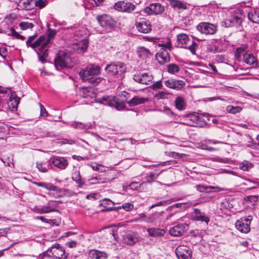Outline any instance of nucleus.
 Instances as JSON below:
<instances>
[{
	"instance_id": "f3484780",
	"label": "nucleus",
	"mask_w": 259,
	"mask_h": 259,
	"mask_svg": "<svg viewBox=\"0 0 259 259\" xmlns=\"http://www.w3.org/2000/svg\"><path fill=\"white\" fill-rule=\"evenodd\" d=\"M137 30L142 33H147L151 31L152 28L150 22L145 19H140L136 23Z\"/></svg>"
},
{
	"instance_id": "c9c22d12",
	"label": "nucleus",
	"mask_w": 259,
	"mask_h": 259,
	"mask_svg": "<svg viewBox=\"0 0 259 259\" xmlns=\"http://www.w3.org/2000/svg\"><path fill=\"white\" fill-rule=\"evenodd\" d=\"M175 106L178 109L183 110L186 108V102L183 97H178L175 100Z\"/></svg>"
},
{
	"instance_id": "0eeeda50",
	"label": "nucleus",
	"mask_w": 259,
	"mask_h": 259,
	"mask_svg": "<svg viewBox=\"0 0 259 259\" xmlns=\"http://www.w3.org/2000/svg\"><path fill=\"white\" fill-rule=\"evenodd\" d=\"M57 204L56 201L51 200L46 205H36L32 210L37 213L44 214L57 211Z\"/></svg>"
},
{
	"instance_id": "20e7f679",
	"label": "nucleus",
	"mask_w": 259,
	"mask_h": 259,
	"mask_svg": "<svg viewBox=\"0 0 259 259\" xmlns=\"http://www.w3.org/2000/svg\"><path fill=\"white\" fill-rule=\"evenodd\" d=\"M44 254L49 257H53L57 259L68 258V255L66 254L65 249L59 243L52 245L44 252Z\"/></svg>"
},
{
	"instance_id": "79ce46f5",
	"label": "nucleus",
	"mask_w": 259,
	"mask_h": 259,
	"mask_svg": "<svg viewBox=\"0 0 259 259\" xmlns=\"http://www.w3.org/2000/svg\"><path fill=\"white\" fill-rule=\"evenodd\" d=\"M87 68L92 76L98 75L100 73L101 69L99 66L91 65L90 66H88Z\"/></svg>"
},
{
	"instance_id": "bb28decb",
	"label": "nucleus",
	"mask_w": 259,
	"mask_h": 259,
	"mask_svg": "<svg viewBox=\"0 0 259 259\" xmlns=\"http://www.w3.org/2000/svg\"><path fill=\"white\" fill-rule=\"evenodd\" d=\"M148 101L147 98H143L139 96H135L130 100L127 101L130 106H135L140 104H144Z\"/></svg>"
},
{
	"instance_id": "6e6d98bb",
	"label": "nucleus",
	"mask_w": 259,
	"mask_h": 259,
	"mask_svg": "<svg viewBox=\"0 0 259 259\" xmlns=\"http://www.w3.org/2000/svg\"><path fill=\"white\" fill-rule=\"evenodd\" d=\"M115 103L111 105V107H115L118 110H123L125 108V104L123 102H119L115 100Z\"/></svg>"
},
{
	"instance_id": "13d9d810",
	"label": "nucleus",
	"mask_w": 259,
	"mask_h": 259,
	"mask_svg": "<svg viewBox=\"0 0 259 259\" xmlns=\"http://www.w3.org/2000/svg\"><path fill=\"white\" fill-rule=\"evenodd\" d=\"M118 208L119 209L123 208L126 211H130L133 209L134 205L131 203H125Z\"/></svg>"
},
{
	"instance_id": "de8ad7c7",
	"label": "nucleus",
	"mask_w": 259,
	"mask_h": 259,
	"mask_svg": "<svg viewBox=\"0 0 259 259\" xmlns=\"http://www.w3.org/2000/svg\"><path fill=\"white\" fill-rule=\"evenodd\" d=\"M215 187L213 186H207L202 185H197L196 186V189L197 190L203 192H210L211 190L214 189Z\"/></svg>"
},
{
	"instance_id": "37998d69",
	"label": "nucleus",
	"mask_w": 259,
	"mask_h": 259,
	"mask_svg": "<svg viewBox=\"0 0 259 259\" xmlns=\"http://www.w3.org/2000/svg\"><path fill=\"white\" fill-rule=\"evenodd\" d=\"M193 220L197 221L204 222L206 224H208L209 222V218L203 212L199 215H193Z\"/></svg>"
},
{
	"instance_id": "8fccbe9b",
	"label": "nucleus",
	"mask_w": 259,
	"mask_h": 259,
	"mask_svg": "<svg viewBox=\"0 0 259 259\" xmlns=\"http://www.w3.org/2000/svg\"><path fill=\"white\" fill-rule=\"evenodd\" d=\"M185 85V81L181 80H175L174 81V88L177 90H180L184 87Z\"/></svg>"
},
{
	"instance_id": "052dcab7",
	"label": "nucleus",
	"mask_w": 259,
	"mask_h": 259,
	"mask_svg": "<svg viewBox=\"0 0 259 259\" xmlns=\"http://www.w3.org/2000/svg\"><path fill=\"white\" fill-rule=\"evenodd\" d=\"M170 203V201H160L158 203H156L155 204H152L150 207V209H152L155 207L156 206H165L166 205L169 204Z\"/></svg>"
},
{
	"instance_id": "5fc2aeb1",
	"label": "nucleus",
	"mask_w": 259,
	"mask_h": 259,
	"mask_svg": "<svg viewBox=\"0 0 259 259\" xmlns=\"http://www.w3.org/2000/svg\"><path fill=\"white\" fill-rule=\"evenodd\" d=\"M48 1L47 0H36L34 2V6L42 9L44 8L47 4Z\"/></svg>"
},
{
	"instance_id": "6ab92c4d",
	"label": "nucleus",
	"mask_w": 259,
	"mask_h": 259,
	"mask_svg": "<svg viewBox=\"0 0 259 259\" xmlns=\"http://www.w3.org/2000/svg\"><path fill=\"white\" fill-rule=\"evenodd\" d=\"M188 229V225L186 223L179 224L171 228L169 234L174 236H180L184 234Z\"/></svg>"
},
{
	"instance_id": "f257e3e1",
	"label": "nucleus",
	"mask_w": 259,
	"mask_h": 259,
	"mask_svg": "<svg viewBox=\"0 0 259 259\" xmlns=\"http://www.w3.org/2000/svg\"><path fill=\"white\" fill-rule=\"evenodd\" d=\"M105 71L109 77L117 79L122 78L126 71V66L120 61L113 62L106 66Z\"/></svg>"
},
{
	"instance_id": "a878e982",
	"label": "nucleus",
	"mask_w": 259,
	"mask_h": 259,
	"mask_svg": "<svg viewBox=\"0 0 259 259\" xmlns=\"http://www.w3.org/2000/svg\"><path fill=\"white\" fill-rule=\"evenodd\" d=\"M67 124L75 129L78 130H87L92 128L93 126L92 124L90 122L84 123L81 122L73 121Z\"/></svg>"
},
{
	"instance_id": "9b49d317",
	"label": "nucleus",
	"mask_w": 259,
	"mask_h": 259,
	"mask_svg": "<svg viewBox=\"0 0 259 259\" xmlns=\"http://www.w3.org/2000/svg\"><path fill=\"white\" fill-rule=\"evenodd\" d=\"M153 77L150 72L140 71L133 76V79L138 83L143 84H149Z\"/></svg>"
},
{
	"instance_id": "a18cd8bd",
	"label": "nucleus",
	"mask_w": 259,
	"mask_h": 259,
	"mask_svg": "<svg viewBox=\"0 0 259 259\" xmlns=\"http://www.w3.org/2000/svg\"><path fill=\"white\" fill-rule=\"evenodd\" d=\"M111 204L114 205V203L108 198H105L101 200L100 205L104 207H106L107 209L113 210V208L110 206Z\"/></svg>"
},
{
	"instance_id": "4be33fe9",
	"label": "nucleus",
	"mask_w": 259,
	"mask_h": 259,
	"mask_svg": "<svg viewBox=\"0 0 259 259\" xmlns=\"http://www.w3.org/2000/svg\"><path fill=\"white\" fill-rule=\"evenodd\" d=\"M36 37V35H33L29 36L27 41H26V44L28 47H31V48L35 49L37 47H41V49H42V40L44 39L43 36H39L38 39L35 41H34Z\"/></svg>"
},
{
	"instance_id": "3c124183",
	"label": "nucleus",
	"mask_w": 259,
	"mask_h": 259,
	"mask_svg": "<svg viewBox=\"0 0 259 259\" xmlns=\"http://www.w3.org/2000/svg\"><path fill=\"white\" fill-rule=\"evenodd\" d=\"M158 175L159 174L156 175L151 172L148 173L146 177V182L151 183L154 181L158 178Z\"/></svg>"
},
{
	"instance_id": "39448f33",
	"label": "nucleus",
	"mask_w": 259,
	"mask_h": 259,
	"mask_svg": "<svg viewBox=\"0 0 259 259\" xmlns=\"http://www.w3.org/2000/svg\"><path fill=\"white\" fill-rule=\"evenodd\" d=\"M158 46L163 48L160 52L156 54V59L159 64L163 65L170 61V56L167 50H170L171 44L170 41H167L164 44H158Z\"/></svg>"
},
{
	"instance_id": "4c0bfd02",
	"label": "nucleus",
	"mask_w": 259,
	"mask_h": 259,
	"mask_svg": "<svg viewBox=\"0 0 259 259\" xmlns=\"http://www.w3.org/2000/svg\"><path fill=\"white\" fill-rule=\"evenodd\" d=\"M72 179L78 184L79 187H82L84 185L79 171L76 170L72 174Z\"/></svg>"
},
{
	"instance_id": "9d476101",
	"label": "nucleus",
	"mask_w": 259,
	"mask_h": 259,
	"mask_svg": "<svg viewBox=\"0 0 259 259\" xmlns=\"http://www.w3.org/2000/svg\"><path fill=\"white\" fill-rule=\"evenodd\" d=\"M79 95L80 97L87 99V104H91L96 101V93L93 88H81L79 90Z\"/></svg>"
},
{
	"instance_id": "0e129e2a",
	"label": "nucleus",
	"mask_w": 259,
	"mask_h": 259,
	"mask_svg": "<svg viewBox=\"0 0 259 259\" xmlns=\"http://www.w3.org/2000/svg\"><path fill=\"white\" fill-rule=\"evenodd\" d=\"M147 220L148 215H146L144 213H142L138 215V218L136 219V221H144L147 223Z\"/></svg>"
},
{
	"instance_id": "4468645a",
	"label": "nucleus",
	"mask_w": 259,
	"mask_h": 259,
	"mask_svg": "<svg viewBox=\"0 0 259 259\" xmlns=\"http://www.w3.org/2000/svg\"><path fill=\"white\" fill-rule=\"evenodd\" d=\"M79 76L83 81H89L90 83L95 85L98 84L102 79L100 77L92 76L87 67L80 71Z\"/></svg>"
},
{
	"instance_id": "6e6552de",
	"label": "nucleus",
	"mask_w": 259,
	"mask_h": 259,
	"mask_svg": "<svg viewBox=\"0 0 259 259\" xmlns=\"http://www.w3.org/2000/svg\"><path fill=\"white\" fill-rule=\"evenodd\" d=\"M97 20L100 25L107 31H110L116 25V22L109 15L104 14L98 15Z\"/></svg>"
},
{
	"instance_id": "09e8293b",
	"label": "nucleus",
	"mask_w": 259,
	"mask_h": 259,
	"mask_svg": "<svg viewBox=\"0 0 259 259\" xmlns=\"http://www.w3.org/2000/svg\"><path fill=\"white\" fill-rule=\"evenodd\" d=\"M8 35H12L14 37L20 39L22 40H23L25 39V37L24 36H22L20 34H19L17 32L15 31V30L14 28H11L8 33Z\"/></svg>"
},
{
	"instance_id": "a19ab883",
	"label": "nucleus",
	"mask_w": 259,
	"mask_h": 259,
	"mask_svg": "<svg viewBox=\"0 0 259 259\" xmlns=\"http://www.w3.org/2000/svg\"><path fill=\"white\" fill-rule=\"evenodd\" d=\"M39 47V52L37 53V55L39 57V60L42 63H45L46 62L45 58L48 56L47 49L46 48L42 49H41V47Z\"/></svg>"
},
{
	"instance_id": "dca6fc26",
	"label": "nucleus",
	"mask_w": 259,
	"mask_h": 259,
	"mask_svg": "<svg viewBox=\"0 0 259 259\" xmlns=\"http://www.w3.org/2000/svg\"><path fill=\"white\" fill-rule=\"evenodd\" d=\"M164 10V7L159 3L150 4L144 9V12L148 15L159 14Z\"/></svg>"
},
{
	"instance_id": "49530a36",
	"label": "nucleus",
	"mask_w": 259,
	"mask_h": 259,
	"mask_svg": "<svg viewBox=\"0 0 259 259\" xmlns=\"http://www.w3.org/2000/svg\"><path fill=\"white\" fill-rule=\"evenodd\" d=\"M242 108L240 106H233L229 105L227 107L226 110L230 113L236 114L239 113L242 110Z\"/></svg>"
},
{
	"instance_id": "e2e57ef3",
	"label": "nucleus",
	"mask_w": 259,
	"mask_h": 259,
	"mask_svg": "<svg viewBox=\"0 0 259 259\" xmlns=\"http://www.w3.org/2000/svg\"><path fill=\"white\" fill-rule=\"evenodd\" d=\"M174 81L175 79H169L164 81V84L167 87L174 89Z\"/></svg>"
},
{
	"instance_id": "e433bc0d",
	"label": "nucleus",
	"mask_w": 259,
	"mask_h": 259,
	"mask_svg": "<svg viewBox=\"0 0 259 259\" xmlns=\"http://www.w3.org/2000/svg\"><path fill=\"white\" fill-rule=\"evenodd\" d=\"M19 100L20 99L18 98H11L9 99L8 102V106L11 111H14L17 110Z\"/></svg>"
},
{
	"instance_id": "f03ea898",
	"label": "nucleus",
	"mask_w": 259,
	"mask_h": 259,
	"mask_svg": "<svg viewBox=\"0 0 259 259\" xmlns=\"http://www.w3.org/2000/svg\"><path fill=\"white\" fill-rule=\"evenodd\" d=\"M37 186L42 187L49 190L48 194L52 197L59 198L65 196L70 195L69 191L65 189H60L51 183L33 182Z\"/></svg>"
},
{
	"instance_id": "412c9836",
	"label": "nucleus",
	"mask_w": 259,
	"mask_h": 259,
	"mask_svg": "<svg viewBox=\"0 0 259 259\" xmlns=\"http://www.w3.org/2000/svg\"><path fill=\"white\" fill-rule=\"evenodd\" d=\"M36 167L41 172H47L52 168L51 161L48 159L37 161Z\"/></svg>"
},
{
	"instance_id": "c756f323",
	"label": "nucleus",
	"mask_w": 259,
	"mask_h": 259,
	"mask_svg": "<svg viewBox=\"0 0 259 259\" xmlns=\"http://www.w3.org/2000/svg\"><path fill=\"white\" fill-rule=\"evenodd\" d=\"M22 9L26 11L30 10L33 8V0H20L18 4Z\"/></svg>"
},
{
	"instance_id": "f704fd0d",
	"label": "nucleus",
	"mask_w": 259,
	"mask_h": 259,
	"mask_svg": "<svg viewBox=\"0 0 259 259\" xmlns=\"http://www.w3.org/2000/svg\"><path fill=\"white\" fill-rule=\"evenodd\" d=\"M150 236L152 237L162 236L165 233L164 230L151 228L147 230Z\"/></svg>"
},
{
	"instance_id": "cd10ccee",
	"label": "nucleus",
	"mask_w": 259,
	"mask_h": 259,
	"mask_svg": "<svg viewBox=\"0 0 259 259\" xmlns=\"http://www.w3.org/2000/svg\"><path fill=\"white\" fill-rule=\"evenodd\" d=\"M97 102L103 104L105 105L111 106L115 103V98L111 96H104L101 98L96 99Z\"/></svg>"
},
{
	"instance_id": "1a4fd4ad",
	"label": "nucleus",
	"mask_w": 259,
	"mask_h": 259,
	"mask_svg": "<svg viewBox=\"0 0 259 259\" xmlns=\"http://www.w3.org/2000/svg\"><path fill=\"white\" fill-rule=\"evenodd\" d=\"M197 29L202 34L208 35L215 34L218 30L216 25L208 22H201L197 26Z\"/></svg>"
},
{
	"instance_id": "aec40b11",
	"label": "nucleus",
	"mask_w": 259,
	"mask_h": 259,
	"mask_svg": "<svg viewBox=\"0 0 259 259\" xmlns=\"http://www.w3.org/2000/svg\"><path fill=\"white\" fill-rule=\"evenodd\" d=\"M242 17L238 15H232L229 18L224 21V24L226 27H238L242 23Z\"/></svg>"
},
{
	"instance_id": "4d7b16f0",
	"label": "nucleus",
	"mask_w": 259,
	"mask_h": 259,
	"mask_svg": "<svg viewBox=\"0 0 259 259\" xmlns=\"http://www.w3.org/2000/svg\"><path fill=\"white\" fill-rule=\"evenodd\" d=\"M92 167L94 170L100 172H104L106 171V167L101 164L95 163L92 165Z\"/></svg>"
},
{
	"instance_id": "473e14b6",
	"label": "nucleus",
	"mask_w": 259,
	"mask_h": 259,
	"mask_svg": "<svg viewBox=\"0 0 259 259\" xmlns=\"http://www.w3.org/2000/svg\"><path fill=\"white\" fill-rule=\"evenodd\" d=\"M138 53L139 54V56L142 59H145L147 58H149L152 56V54L150 52L149 49L144 47H139L138 49Z\"/></svg>"
},
{
	"instance_id": "5701e85b",
	"label": "nucleus",
	"mask_w": 259,
	"mask_h": 259,
	"mask_svg": "<svg viewBox=\"0 0 259 259\" xmlns=\"http://www.w3.org/2000/svg\"><path fill=\"white\" fill-rule=\"evenodd\" d=\"M123 241L128 245H133L139 241L138 235L136 233H127L123 236Z\"/></svg>"
},
{
	"instance_id": "ea45409f",
	"label": "nucleus",
	"mask_w": 259,
	"mask_h": 259,
	"mask_svg": "<svg viewBox=\"0 0 259 259\" xmlns=\"http://www.w3.org/2000/svg\"><path fill=\"white\" fill-rule=\"evenodd\" d=\"M239 167L243 171H247L253 167V164L248 161L244 160L240 163Z\"/></svg>"
},
{
	"instance_id": "2f4dec72",
	"label": "nucleus",
	"mask_w": 259,
	"mask_h": 259,
	"mask_svg": "<svg viewBox=\"0 0 259 259\" xmlns=\"http://www.w3.org/2000/svg\"><path fill=\"white\" fill-rule=\"evenodd\" d=\"M248 18L253 23L259 24V10H251L248 13Z\"/></svg>"
},
{
	"instance_id": "58836bf2",
	"label": "nucleus",
	"mask_w": 259,
	"mask_h": 259,
	"mask_svg": "<svg viewBox=\"0 0 259 259\" xmlns=\"http://www.w3.org/2000/svg\"><path fill=\"white\" fill-rule=\"evenodd\" d=\"M167 70L169 73L174 74L179 72L180 68L177 64L171 63L167 66Z\"/></svg>"
},
{
	"instance_id": "774afa93",
	"label": "nucleus",
	"mask_w": 259,
	"mask_h": 259,
	"mask_svg": "<svg viewBox=\"0 0 259 259\" xmlns=\"http://www.w3.org/2000/svg\"><path fill=\"white\" fill-rule=\"evenodd\" d=\"M209 49L210 52L213 53L219 52L221 51V49H220L215 45H214L213 46H210Z\"/></svg>"
},
{
	"instance_id": "423d86ee",
	"label": "nucleus",
	"mask_w": 259,
	"mask_h": 259,
	"mask_svg": "<svg viewBox=\"0 0 259 259\" xmlns=\"http://www.w3.org/2000/svg\"><path fill=\"white\" fill-rule=\"evenodd\" d=\"M71 58L63 51H59L55 59V66L58 70L70 66Z\"/></svg>"
},
{
	"instance_id": "603ef678",
	"label": "nucleus",
	"mask_w": 259,
	"mask_h": 259,
	"mask_svg": "<svg viewBox=\"0 0 259 259\" xmlns=\"http://www.w3.org/2000/svg\"><path fill=\"white\" fill-rule=\"evenodd\" d=\"M19 26L23 30L28 28H32L34 27L33 24L28 22H22L19 23Z\"/></svg>"
},
{
	"instance_id": "bf43d9fd",
	"label": "nucleus",
	"mask_w": 259,
	"mask_h": 259,
	"mask_svg": "<svg viewBox=\"0 0 259 259\" xmlns=\"http://www.w3.org/2000/svg\"><path fill=\"white\" fill-rule=\"evenodd\" d=\"M244 51H245V50L243 48H241V47L238 48L236 49V53L235 54V57L237 60H240V58L241 55L243 56V54H244V53H245V52H244Z\"/></svg>"
},
{
	"instance_id": "ddd939ff",
	"label": "nucleus",
	"mask_w": 259,
	"mask_h": 259,
	"mask_svg": "<svg viewBox=\"0 0 259 259\" xmlns=\"http://www.w3.org/2000/svg\"><path fill=\"white\" fill-rule=\"evenodd\" d=\"M176 254L178 259H191L192 251L187 246L180 245L176 249Z\"/></svg>"
},
{
	"instance_id": "b1692460",
	"label": "nucleus",
	"mask_w": 259,
	"mask_h": 259,
	"mask_svg": "<svg viewBox=\"0 0 259 259\" xmlns=\"http://www.w3.org/2000/svg\"><path fill=\"white\" fill-rule=\"evenodd\" d=\"M89 256L92 259H107L108 254L104 251L92 249L89 251Z\"/></svg>"
},
{
	"instance_id": "7c9ffc66",
	"label": "nucleus",
	"mask_w": 259,
	"mask_h": 259,
	"mask_svg": "<svg viewBox=\"0 0 259 259\" xmlns=\"http://www.w3.org/2000/svg\"><path fill=\"white\" fill-rule=\"evenodd\" d=\"M164 211H155L153 213L149 214L148 215V220L147 223H154L158 221L160 217L162 215Z\"/></svg>"
},
{
	"instance_id": "2eb2a0df",
	"label": "nucleus",
	"mask_w": 259,
	"mask_h": 259,
	"mask_svg": "<svg viewBox=\"0 0 259 259\" xmlns=\"http://www.w3.org/2000/svg\"><path fill=\"white\" fill-rule=\"evenodd\" d=\"M50 161L51 164L61 170L66 169L69 163L68 160L65 157L59 156L51 157Z\"/></svg>"
},
{
	"instance_id": "7ed1b4c3",
	"label": "nucleus",
	"mask_w": 259,
	"mask_h": 259,
	"mask_svg": "<svg viewBox=\"0 0 259 259\" xmlns=\"http://www.w3.org/2000/svg\"><path fill=\"white\" fill-rule=\"evenodd\" d=\"M177 40L178 47L188 49L193 55L196 54L198 44L188 35L186 33L179 34L177 36Z\"/></svg>"
},
{
	"instance_id": "f8f14e48",
	"label": "nucleus",
	"mask_w": 259,
	"mask_h": 259,
	"mask_svg": "<svg viewBox=\"0 0 259 259\" xmlns=\"http://www.w3.org/2000/svg\"><path fill=\"white\" fill-rule=\"evenodd\" d=\"M250 223L251 219L242 218L236 221L235 227L240 232L247 233L250 230Z\"/></svg>"
},
{
	"instance_id": "c03bdc74",
	"label": "nucleus",
	"mask_w": 259,
	"mask_h": 259,
	"mask_svg": "<svg viewBox=\"0 0 259 259\" xmlns=\"http://www.w3.org/2000/svg\"><path fill=\"white\" fill-rule=\"evenodd\" d=\"M169 93L164 91H159L157 93H156L154 95V98H155L157 100H160V99H168V96H169Z\"/></svg>"
},
{
	"instance_id": "393cba45",
	"label": "nucleus",
	"mask_w": 259,
	"mask_h": 259,
	"mask_svg": "<svg viewBox=\"0 0 259 259\" xmlns=\"http://www.w3.org/2000/svg\"><path fill=\"white\" fill-rule=\"evenodd\" d=\"M56 32L57 31L55 30H50L47 35H41V36H43L44 37V39L41 40L42 49L48 47V45L51 42V39L55 36Z\"/></svg>"
},
{
	"instance_id": "338daca9",
	"label": "nucleus",
	"mask_w": 259,
	"mask_h": 259,
	"mask_svg": "<svg viewBox=\"0 0 259 259\" xmlns=\"http://www.w3.org/2000/svg\"><path fill=\"white\" fill-rule=\"evenodd\" d=\"M162 84L161 80L157 81L152 84V88L153 89H160L162 88Z\"/></svg>"
},
{
	"instance_id": "69168bd1",
	"label": "nucleus",
	"mask_w": 259,
	"mask_h": 259,
	"mask_svg": "<svg viewBox=\"0 0 259 259\" xmlns=\"http://www.w3.org/2000/svg\"><path fill=\"white\" fill-rule=\"evenodd\" d=\"M251 143L247 144L246 146L253 149H257L258 148V144L256 143L253 139L250 138Z\"/></svg>"
},
{
	"instance_id": "c85d7f7f",
	"label": "nucleus",
	"mask_w": 259,
	"mask_h": 259,
	"mask_svg": "<svg viewBox=\"0 0 259 259\" xmlns=\"http://www.w3.org/2000/svg\"><path fill=\"white\" fill-rule=\"evenodd\" d=\"M244 62L249 65H252L254 66H257L256 60L252 55V53L249 51L246 52L243 54Z\"/></svg>"
},
{
	"instance_id": "864d4df0",
	"label": "nucleus",
	"mask_w": 259,
	"mask_h": 259,
	"mask_svg": "<svg viewBox=\"0 0 259 259\" xmlns=\"http://www.w3.org/2000/svg\"><path fill=\"white\" fill-rule=\"evenodd\" d=\"M170 5L173 8H182V9H185L186 6L182 4V3L175 0H172L170 2Z\"/></svg>"
},
{
	"instance_id": "680f3d73",
	"label": "nucleus",
	"mask_w": 259,
	"mask_h": 259,
	"mask_svg": "<svg viewBox=\"0 0 259 259\" xmlns=\"http://www.w3.org/2000/svg\"><path fill=\"white\" fill-rule=\"evenodd\" d=\"M40 108V115L41 116L46 117L48 115V112L44 106L40 103H38Z\"/></svg>"
},
{
	"instance_id": "a211bd4d",
	"label": "nucleus",
	"mask_w": 259,
	"mask_h": 259,
	"mask_svg": "<svg viewBox=\"0 0 259 259\" xmlns=\"http://www.w3.org/2000/svg\"><path fill=\"white\" fill-rule=\"evenodd\" d=\"M114 8L118 11L129 13L135 9V6L131 3L119 1L114 4Z\"/></svg>"
},
{
	"instance_id": "72a5a7b5",
	"label": "nucleus",
	"mask_w": 259,
	"mask_h": 259,
	"mask_svg": "<svg viewBox=\"0 0 259 259\" xmlns=\"http://www.w3.org/2000/svg\"><path fill=\"white\" fill-rule=\"evenodd\" d=\"M88 41L83 39L81 41L78 42L76 45V48H74L78 53H82L86 51L88 48Z\"/></svg>"
}]
</instances>
